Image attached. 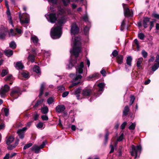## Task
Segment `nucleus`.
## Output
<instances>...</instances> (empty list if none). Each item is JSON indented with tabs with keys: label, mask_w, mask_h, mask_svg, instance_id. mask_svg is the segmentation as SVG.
<instances>
[{
	"label": "nucleus",
	"mask_w": 159,
	"mask_h": 159,
	"mask_svg": "<svg viewBox=\"0 0 159 159\" xmlns=\"http://www.w3.org/2000/svg\"><path fill=\"white\" fill-rule=\"evenodd\" d=\"M69 14V11L68 10H66L61 9L59 11L57 14V16L55 13H51L45 15V16L47 20L51 23H54L57 20V17H59L60 16L61 17L59 18L58 19V23L60 25H62L64 24L66 21V18L65 16L67 12Z\"/></svg>",
	"instance_id": "1"
},
{
	"label": "nucleus",
	"mask_w": 159,
	"mask_h": 159,
	"mask_svg": "<svg viewBox=\"0 0 159 159\" xmlns=\"http://www.w3.org/2000/svg\"><path fill=\"white\" fill-rule=\"evenodd\" d=\"M81 46L80 38L76 37L75 38L73 48L70 50V52L75 57L78 56L79 54L82 52Z\"/></svg>",
	"instance_id": "2"
},
{
	"label": "nucleus",
	"mask_w": 159,
	"mask_h": 159,
	"mask_svg": "<svg viewBox=\"0 0 159 159\" xmlns=\"http://www.w3.org/2000/svg\"><path fill=\"white\" fill-rule=\"evenodd\" d=\"M51 36L54 39L59 38L62 34V28L60 26H54L51 30Z\"/></svg>",
	"instance_id": "3"
},
{
	"label": "nucleus",
	"mask_w": 159,
	"mask_h": 159,
	"mask_svg": "<svg viewBox=\"0 0 159 159\" xmlns=\"http://www.w3.org/2000/svg\"><path fill=\"white\" fill-rule=\"evenodd\" d=\"M131 148L130 153L131 155L134 156V159L139 157L141 151V147L140 145L135 146L134 145H132L131 146Z\"/></svg>",
	"instance_id": "4"
},
{
	"label": "nucleus",
	"mask_w": 159,
	"mask_h": 159,
	"mask_svg": "<svg viewBox=\"0 0 159 159\" xmlns=\"http://www.w3.org/2000/svg\"><path fill=\"white\" fill-rule=\"evenodd\" d=\"M70 76L73 78V83L69 86V88H72L78 84L80 83V80L81 79L82 76L80 75H79L75 76V75L73 74H70Z\"/></svg>",
	"instance_id": "5"
},
{
	"label": "nucleus",
	"mask_w": 159,
	"mask_h": 159,
	"mask_svg": "<svg viewBox=\"0 0 159 159\" xmlns=\"http://www.w3.org/2000/svg\"><path fill=\"white\" fill-rule=\"evenodd\" d=\"M21 94V91L19 87H15L12 89L10 93V96L14 99L17 98Z\"/></svg>",
	"instance_id": "6"
},
{
	"label": "nucleus",
	"mask_w": 159,
	"mask_h": 159,
	"mask_svg": "<svg viewBox=\"0 0 159 159\" xmlns=\"http://www.w3.org/2000/svg\"><path fill=\"white\" fill-rule=\"evenodd\" d=\"M123 7L124 10V14L125 16H133V12L125 4H123Z\"/></svg>",
	"instance_id": "7"
},
{
	"label": "nucleus",
	"mask_w": 159,
	"mask_h": 159,
	"mask_svg": "<svg viewBox=\"0 0 159 159\" xmlns=\"http://www.w3.org/2000/svg\"><path fill=\"white\" fill-rule=\"evenodd\" d=\"M9 87L7 84H5L3 88L0 91V95L2 98H5L6 95V93L9 90Z\"/></svg>",
	"instance_id": "8"
},
{
	"label": "nucleus",
	"mask_w": 159,
	"mask_h": 159,
	"mask_svg": "<svg viewBox=\"0 0 159 159\" xmlns=\"http://www.w3.org/2000/svg\"><path fill=\"white\" fill-rule=\"evenodd\" d=\"M7 32L8 30L6 28L3 26L1 27L0 28V39H4Z\"/></svg>",
	"instance_id": "9"
},
{
	"label": "nucleus",
	"mask_w": 159,
	"mask_h": 159,
	"mask_svg": "<svg viewBox=\"0 0 159 159\" xmlns=\"http://www.w3.org/2000/svg\"><path fill=\"white\" fill-rule=\"evenodd\" d=\"M79 29L75 23H73L71 26L70 32L71 35L77 34Z\"/></svg>",
	"instance_id": "10"
},
{
	"label": "nucleus",
	"mask_w": 159,
	"mask_h": 159,
	"mask_svg": "<svg viewBox=\"0 0 159 159\" xmlns=\"http://www.w3.org/2000/svg\"><path fill=\"white\" fill-rule=\"evenodd\" d=\"M23 17L25 18V20H22L20 16H19L21 24L28 23L29 22V15L27 13H25L23 14Z\"/></svg>",
	"instance_id": "11"
},
{
	"label": "nucleus",
	"mask_w": 159,
	"mask_h": 159,
	"mask_svg": "<svg viewBox=\"0 0 159 159\" xmlns=\"http://www.w3.org/2000/svg\"><path fill=\"white\" fill-rule=\"evenodd\" d=\"M151 61L153 62V65L151 67V69L153 72H154L159 67V60H149V62Z\"/></svg>",
	"instance_id": "12"
},
{
	"label": "nucleus",
	"mask_w": 159,
	"mask_h": 159,
	"mask_svg": "<svg viewBox=\"0 0 159 159\" xmlns=\"http://www.w3.org/2000/svg\"><path fill=\"white\" fill-rule=\"evenodd\" d=\"M45 146V143L44 142L39 146L36 145H34L31 148V150L32 151H34L35 153H38L41 149L43 148Z\"/></svg>",
	"instance_id": "13"
},
{
	"label": "nucleus",
	"mask_w": 159,
	"mask_h": 159,
	"mask_svg": "<svg viewBox=\"0 0 159 159\" xmlns=\"http://www.w3.org/2000/svg\"><path fill=\"white\" fill-rule=\"evenodd\" d=\"M75 66L76 73L79 74H82L83 73V68L84 67V63L83 62H81L80 64H78L76 66L75 65Z\"/></svg>",
	"instance_id": "14"
},
{
	"label": "nucleus",
	"mask_w": 159,
	"mask_h": 159,
	"mask_svg": "<svg viewBox=\"0 0 159 159\" xmlns=\"http://www.w3.org/2000/svg\"><path fill=\"white\" fill-rule=\"evenodd\" d=\"M26 127H24L22 129H19L17 132L19 138L20 139H23L24 137V134L25 131L26 130Z\"/></svg>",
	"instance_id": "15"
},
{
	"label": "nucleus",
	"mask_w": 159,
	"mask_h": 159,
	"mask_svg": "<svg viewBox=\"0 0 159 159\" xmlns=\"http://www.w3.org/2000/svg\"><path fill=\"white\" fill-rule=\"evenodd\" d=\"M55 109L57 112L61 113L64 111L65 107L63 105H59L56 107Z\"/></svg>",
	"instance_id": "16"
},
{
	"label": "nucleus",
	"mask_w": 159,
	"mask_h": 159,
	"mask_svg": "<svg viewBox=\"0 0 159 159\" xmlns=\"http://www.w3.org/2000/svg\"><path fill=\"white\" fill-rule=\"evenodd\" d=\"M91 91L89 89H85L82 91V94L83 97L89 96L91 93Z\"/></svg>",
	"instance_id": "17"
},
{
	"label": "nucleus",
	"mask_w": 159,
	"mask_h": 159,
	"mask_svg": "<svg viewBox=\"0 0 159 159\" xmlns=\"http://www.w3.org/2000/svg\"><path fill=\"white\" fill-rule=\"evenodd\" d=\"M81 89L80 88H78L74 90V94L76 96L78 99H80V94L81 92Z\"/></svg>",
	"instance_id": "18"
},
{
	"label": "nucleus",
	"mask_w": 159,
	"mask_h": 159,
	"mask_svg": "<svg viewBox=\"0 0 159 159\" xmlns=\"http://www.w3.org/2000/svg\"><path fill=\"white\" fill-rule=\"evenodd\" d=\"M19 139L18 138L16 139L15 143L13 144L8 145L7 148L9 150H12L18 144L19 142Z\"/></svg>",
	"instance_id": "19"
},
{
	"label": "nucleus",
	"mask_w": 159,
	"mask_h": 159,
	"mask_svg": "<svg viewBox=\"0 0 159 159\" xmlns=\"http://www.w3.org/2000/svg\"><path fill=\"white\" fill-rule=\"evenodd\" d=\"M150 18L147 17H145L144 18L143 20V24L144 28H146L148 27V23L150 22Z\"/></svg>",
	"instance_id": "20"
},
{
	"label": "nucleus",
	"mask_w": 159,
	"mask_h": 159,
	"mask_svg": "<svg viewBox=\"0 0 159 159\" xmlns=\"http://www.w3.org/2000/svg\"><path fill=\"white\" fill-rule=\"evenodd\" d=\"M15 67L17 70H22L24 68V65L20 61L17 62L15 66Z\"/></svg>",
	"instance_id": "21"
},
{
	"label": "nucleus",
	"mask_w": 159,
	"mask_h": 159,
	"mask_svg": "<svg viewBox=\"0 0 159 159\" xmlns=\"http://www.w3.org/2000/svg\"><path fill=\"white\" fill-rule=\"evenodd\" d=\"M31 40L34 44H36L38 43L39 39L36 36L32 35L31 37Z\"/></svg>",
	"instance_id": "22"
},
{
	"label": "nucleus",
	"mask_w": 159,
	"mask_h": 159,
	"mask_svg": "<svg viewBox=\"0 0 159 159\" xmlns=\"http://www.w3.org/2000/svg\"><path fill=\"white\" fill-rule=\"evenodd\" d=\"M45 84V83L43 82L41 84L40 88V93L39 95V97H40L43 93Z\"/></svg>",
	"instance_id": "23"
},
{
	"label": "nucleus",
	"mask_w": 159,
	"mask_h": 159,
	"mask_svg": "<svg viewBox=\"0 0 159 159\" xmlns=\"http://www.w3.org/2000/svg\"><path fill=\"white\" fill-rule=\"evenodd\" d=\"M41 111L42 113L46 114L48 111V108L47 106L44 105L43 107L41 108Z\"/></svg>",
	"instance_id": "24"
},
{
	"label": "nucleus",
	"mask_w": 159,
	"mask_h": 159,
	"mask_svg": "<svg viewBox=\"0 0 159 159\" xmlns=\"http://www.w3.org/2000/svg\"><path fill=\"white\" fill-rule=\"evenodd\" d=\"M14 137L13 136H10L9 137L7 140L6 143L7 145H9L14 140Z\"/></svg>",
	"instance_id": "25"
},
{
	"label": "nucleus",
	"mask_w": 159,
	"mask_h": 159,
	"mask_svg": "<svg viewBox=\"0 0 159 159\" xmlns=\"http://www.w3.org/2000/svg\"><path fill=\"white\" fill-rule=\"evenodd\" d=\"M129 111V107L127 106H126L124 109L123 112V115L124 116H126L128 114Z\"/></svg>",
	"instance_id": "26"
},
{
	"label": "nucleus",
	"mask_w": 159,
	"mask_h": 159,
	"mask_svg": "<svg viewBox=\"0 0 159 159\" xmlns=\"http://www.w3.org/2000/svg\"><path fill=\"white\" fill-rule=\"evenodd\" d=\"M105 86V84L103 83H100L98 84V86L99 88V91H103Z\"/></svg>",
	"instance_id": "27"
},
{
	"label": "nucleus",
	"mask_w": 159,
	"mask_h": 159,
	"mask_svg": "<svg viewBox=\"0 0 159 159\" xmlns=\"http://www.w3.org/2000/svg\"><path fill=\"white\" fill-rule=\"evenodd\" d=\"M4 53L7 56L10 57L13 54V52L11 50H6L4 51Z\"/></svg>",
	"instance_id": "28"
},
{
	"label": "nucleus",
	"mask_w": 159,
	"mask_h": 159,
	"mask_svg": "<svg viewBox=\"0 0 159 159\" xmlns=\"http://www.w3.org/2000/svg\"><path fill=\"white\" fill-rule=\"evenodd\" d=\"M44 101V99H42L38 101L36 103L34 106V107L35 108L36 107H38L39 105H40V104H42Z\"/></svg>",
	"instance_id": "29"
},
{
	"label": "nucleus",
	"mask_w": 159,
	"mask_h": 159,
	"mask_svg": "<svg viewBox=\"0 0 159 159\" xmlns=\"http://www.w3.org/2000/svg\"><path fill=\"white\" fill-rule=\"evenodd\" d=\"M33 71L37 73H40V70L39 67L37 66H34L33 68Z\"/></svg>",
	"instance_id": "30"
},
{
	"label": "nucleus",
	"mask_w": 159,
	"mask_h": 159,
	"mask_svg": "<svg viewBox=\"0 0 159 159\" xmlns=\"http://www.w3.org/2000/svg\"><path fill=\"white\" fill-rule=\"evenodd\" d=\"M77 60H70L69 61V64L68 65V68L69 69L71 68L72 67L74 66L73 63L75 62Z\"/></svg>",
	"instance_id": "31"
},
{
	"label": "nucleus",
	"mask_w": 159,
	"mask_h": 159,
	"mask_svg": "<svg viewBox=\"0 0 159 159\" xmlns=\"http://www.w3.org/2000/svg\"><path fill=\"white\" fill-rule=\"evenodd\" d=\"M100 75V74L98 73H94L91 75L89 76V78H96L99 77Z\"/></svg>",
	"instance_id": "32"
},
{
	"label": "nucleus",
	"mask_w": 159,
	"mask_h": 159,
	"mask_svg": "<svg viewBox=\"0 0 159 159\" xmlns=\"http://www.w3.org/2000/svg\"><path fill=\"white\" fill-rule=\"evenodd\" d=\"M9 46L11 48L14 49L16 48V45L15 42L13 41L10 43Z\"/></svg>",
	"instance_id": "33"
},
{
	"label": "nucleus",
	"mask_w": 159,
	"mask_h": 159,
	"mask_svg": "<svg viewBox=\"0 0 159 159\" xmlns=\"http://www.w3.org/2000/svg\"><path fill=\"white\" fill-rule=\"evenodd\" d=\"M8 73V70H7L4 69L2 70L1 75L2 77H4L7 75Z\"/></svg>",
	"instance_id": "34"
},
{
	"label": "nucleus",
	"mask_w": 159,
	"mask_h": 159,
	"mask_svg": "<svg viewBox=\"0 0 159 159\" xmlns=\"http://www.w3.org/2000/svg\"><path fill=\"white\" fill-rule=\"evenodd\" d=\"M54 101V99L52 97L49 98L47 100V102L49 105L52 104Z\"/></svg>",
	"instance_id": "35"
},
{
	"label": "nucleus",
	"mask_w": 159,
	"mask_h": 159,
	"mask_svg": "<svg viewBox=\"0 0 159 159\" xmlns=\"http://www.w3.org/2000/svg\"><path fill=\"white\" fill-rule=\"evenodd\" d=\"M138 36L140 39L143 40L144 39L145 37V35L143 33H139L138 34Z\"/></svg>",
	"instance_id": "36"
},
{
	"label": "nucleus",
	"mask_w": 159,
	"mask_h": 159,
	"mask_svg": "<svg viewBox=\"0 0 159 159\" xmlns=\"http://www.w3.org/2000/svg\"><path fill=\"white\" fill-rule=\"evenodd\" d=\"M142 63V60H138L137 62V66L139 69L142 68V66L141 64Z\"/></svg>",
	"instance_id": "37"
},
{
	"label": "nucleus",
	"mask_w": 159,
	"mask_h": 159,
	"mask_svg": "<svg viewBox=\"0 0 159 159\" xmlns=\"http://www.w3.org/2000/svg\"><path fill=\"white\" fill-rule=\"evenodd\" d=\"M135 126L136 124L135 123H132L129 127V128L130 130H134L135 129Z\"/></svg>",
	"instance_id": "38"
},
{
	"label": "nucleus",
	"mask_w": 159,
	"mask_h": 159,
	"mask_svg": "<svg viewBox=\"0 0 159 159\" xmlns=\"http://www.w3.org/2000/svg\"><path fill=\"white\" fill-rule=\"evenodd\" d=\"M33 144L32 143H29L26 144L23 148V149L25 150L27 149L32 145Z\"/></svg>",
	"instance_id": "39"
},
{
	"label": "nucleus",
	"mask_w": 159,
	"mask_h": 159,
	"mask_svg": "<svg viewBox=\"0 0 159 159\" xmlns=\"http://www.w3.org/2000/svg\"><path fill=\"white\" fill-rule=\"evenodd\" d=\"M130 98H131V99L130 100V103H129L130 105H132V104L133 103V102H134V101L135 98L134 96L131 95L130 96Z\"/></svg>",
	"instance_id": "40"
},
{
	"label": "nucleus",
	"mask_w": 159,
	"mask_h": 159,
	"mask_svg": "<svg viewBox=\"0 0 159 159\" xmlns=\"http://www.w3.org/2000/svg\"><path fill=\"white\" fill-rule=\"evenodd\" d=\"M13 79V77L11 75H9L5 78V80H9Z\"/></svg>",
	"instance_id": "41"
},
{
	"label": "nucleus",
	"mask_w": 159,
	"mask_h": 159,
	"mask_svg": "<svg viewBox=\"0 0 159 159\" xmlns=\"http://www.w3.org/2000/svg\"><path fill=\"white\" fill-rule=\"evenodd\" d=\"M124 138V134L122 133L120 135L117 139V141L120 142Z\"/></svg>",
	"instance_id": "42"
},
{
	"label": "nucleus",
	"mask_w": 159,
	"mask_h": 159,
	"mask_svg": "<svg viewBox=\"0 0 159 159\" xmlns=\"http://www.w3.org/2000/svg\"><path fill=\"white\" fill-rule=\"evenodd\" d=\"M57 89L58 90L61 92L65 90V88L63 85H61L57 87Z\"/></svg>",
	"instance_id": "43"
},
{
	"label": "nucleus",
	"mask_w": 159,
	"mask_h": 159,
	"mask_svg": "<svg viewBox=\"0 0 159 159\" xmlns=\"http://www.w3.org/2000/svg\"><path fill=\"white\" fill-rule=\"evenodd\" d=\"M16 34V33L13 32V30L12 29L10 30V32L9 33V36H15Z\"/></svg>",
	"instance_id": "44"
},
{
	"label": "nucleus",
	"mask_w": 159,
	"mask_h": 159,
	"mask_svg": "<svg viewBox=\"0 0 159 159\" xmlns=\"http://www.w3.org/2000/svg\"><path fill=\"white\" fill-rule=\"evenodd\" d=\"M7 18L9 23L11 24L13 26V25L12 23V18L11 16L9 15L7 16Z\"/></svg>",
	"instance_id": "45"
},
{
	"label": "nucleus",
	"mask_w": 159,
	"mask_h": 159,
	"mask_svg": "<svg viewBox=\"0 0 159 159\" xmlns=\"http://www.w3.org/2000/svg\"><path fill=\"white\" fill-rule=\"evenodd\" d=\"M64 5L65 6L67 5L70 3V0H62Z\"/></svg>",
	"instance_id": "46"
},
{
	"label": "nucleus",
	"mask_w": 159,
	"mask_h": 159,
	"mask_svg": "<svg viewBox=\"0 0 159 159\" xmlns=\"http://www.w3.org/2000/svg\"><path fill=\"white\" fill-rule=\"evenodd\" d=\"M43 126V123L42 122H39L36 125V127L39 129L42 128Z\"/></svg>",
	"instance_id": "47"
},
{
	"label": "nucleus",
	"mask_w": 159,
	"mask_h": 159,
	"mask_svg": "<svg viewBox=\"0 0 159 159\" xmlns=\"http://www.w3.org/2000/svg\"><path fill=\"white\" fill-rule=\"evenodd\" d=\"M109 134V133L108 132V131H107L105 135V142L106 143H107V141L108 139V136Z\"/></svg>",
	"instance_id": "48"
},
{
	"label": "nucleus",
	"mask_w": 159,
	"mask_h": 159,
	"mask_svg": "<svg viewBox=\"0 0 159 159\" xmlns=\"http://www.w3.org/2000/svg\"><path fill=\"white\" fill-rule=\"evenodd\" d=\"M142 54L144 58L148 56L147 52L144 50H143L142 51Z\"/></svg>",
	"instance_id": "49"
},
{
	"label": "nucleus",
	"mask_w": 159,
	"mask_h": 159,
	"mask_svg": "<svg viewBox=\"0 0 159 159\" xmlns=\"http://www.w3.org/2000/svg\"><path fill=\"white\" fill-rule=\"evenodd\" d=\"M134 42L136 44L138 49L139 50V46L138 40L137 39H135L134 41Z\"/></svg>",
	"instance_id": "50"
},
{
	"label": "nucleus",
	"mask_w": 159,
	"mask_h": 159,
	"mask_svg": "<svg viewBox=\"0 0 159 159\" xmlns=\"http://www.w3.org/2000/svg\"><path fill=\"white\" fill-rule=\"evenodd\" d=\"M4 111L5 113V115L6 116H7L9 115V110L7 108H4Z\"/></svg>",
	"instance_id": "51"
},
{
	"label": "nucleus",
	"mask_w": 159,
	"mask_h": 159,
	"mask_svg": "<svg viewBox=\"0 0 159 159\" xmlns=\"http://www.w3.org/2000/svg\"><path fill=\"white\" fill-rule=\"evenodd\" d=\"M29 60H34L35 58V55H30L28 57Z\"/></svg>",
	"instance_id": "52"
},
{
	"label": "nucleus",
	"mask_w": 159,
	"mask_h": 159,
	"mask_svg": "<svg viewBox=\"0 0 159 159\" xmlns=\"http://www.w3.org/2000/svg\"><path fill=\"white\" fill-rule=\"evenodd\" d=\"M41 118L44 120H47L48 119V116L46 115H42L41 116Z\"/></svg>",
	"instance_id": "53"
},
{
	"label": "nucleus",
	"mask_w": 159,
	"mask_h": 159,
	"mask_svg": "<svg viewBox=\"0 0 159 159\" xmlns=\"http://www.w3.org/2000/svg\"><path fill=\"white\" fill-rule=\"evenodd\" d=\"M89 28L87 27H86L84 29V31L85 34L87 35L89 31Z\"/></svg>",
	"instance_id": "54"
},
{
	"label": "nucleus",
	"mask_w": 159,
	"mask_h": 159,
	"mask_svg": "<svg viewBox=\"0 0 159 159\" xmlns=\"http://www.w3.org/2000/svg\"><path fill=\"white\" fill-rule=\"evenodd\" d=\"M152 16L154 18L159 19V14L156 13H153L152 14Z\"/></svg>",
	"instance_id": "55"
},
{
	"label": "nucleus",
	"mask_w": 159,
	"mask_h": 159,
	"mask_svg": "<svg viewBox=\"0 0 159 159\" xmlns=\"http://www.w3.org/2000/svg\"><path fill=\"white\" fill-rule=\"evenodd\" d=\"M22 75L25 78H28L29 76V74L28 73L23 72L22 73Z\"/></svg>",
	"instance_id": "56"
},
{
	"label": "nucleus",
	"mask_w": 159,
	"mask_h": 159,
	"mask_svg": "<svg viewBox=\"0 0 159 159\" xmlns=\"http://www.w3.org/2000/svg\"><path fill=\"white\" fill-rule=\"evenodd\" d=\"M69 93V92L66 91L64 92L62 94V97L63 98L66 97L68 95Z\"/></svg>",
	"instance_id": "57"
},
{
	"label": "nucleus",
	"mask_w": 159,
	"mask_h": 159,
	"mask_svg": "<svg viewBox=\"0 0 159 159\" xmlns=\"http://www.w3.org/2000/svg\"><path fill=\"white\" fill-rule=\"evenodd\" d=\"M118 52L116 50H114L112 52V54L114 57H116L118 55Z\"/></svg>",
	"instance_id": "58"
},
{
	"label": "nucleus",
	"mask_w": 159,
	"mask_h": 159,
	"mask_svg": "<svg viewBox=\"0 0 159 159\" xmlns=\"http://www.w3.org/2000/svg\"><path fill=\"white\" fill-rule=\"evenodd\" d=\"M126 124H127V123L126 122H124L123 123H122L121 125V128L122 129H124L125 128Z\"/></svg>",
	"instance_id": "59"
},
{
	"label": "nucleus",
	"mask_w": 159,
	"mask_h": 159,
	"mask_svg": "<svg viewBox=\"0 0 159 159\" xmlns=\"http://www.w3.org/2000/svg\"><path fill=\"white\" fill-rule=\"evenodd\" d=\"M125 20H124L123 21L120 26V30H123V29H124V26L125 25Z\"/></svg>",
	"instance_id": "60"
},
{
	"label": "nucleus",
	"mask_w": 159,
	"mask_h": 159,
	"mask_svg": "<svg viewBox=\"0 0 159 159\" xmlns=\"http://www.w3.org/2000/svg\"><path fill=\"white\" fill-rule=\"evenodd\" d=\"M83 20L85 21H88V16L87 15H84L83 17Z\"/></svg>",
	"instance_id": "61"
},
{
	"label": "nucleus",
	"mask_w": 159,
	"mask_h": 159,
	"mask_svg": "<svg viewBox=\"0 0 159 159\" xmlns=\"http://www.w3.org/2000/svg\"><path fill=\"white\" fill-rule=\"evenodd\" d=\"M16 31L17 33L19 34H21L23 32L22 30L18 28L16 29Z\"/></svg>",
	"instance_id": "62"
},
{
	"label": "nucleus",
	"mask_w": 159,
	"mask_h": 159,
	"mask_svg": "<svg viewBox=\"0 0 159 159\" xmlns=\"http://www.w3.org/2000/svg\"><path fill=\"white\" fill-rule=\"evenodd\" d=\"M100 73L103 76H104L106 75V72L104 70L102 69V70L100 72Z\"/></svg>",
	"instance_id": "63"
},
{
	"label": "nucleus",
	"mask_w": 159,
	"mask_h": 159,
	"mask_svg": "<svg viewBox=\"0 0 159 159\" xmlns=\"http://www.w3.org/2000/svg\"><path fill=\"white\" fill-rule=\"evenodd\" d=\"M110 148H111V150L109 152L110 153H111L113 152L114 151V148L113 145H110Z\"/></svg>",
	"instance_id": "64"
}]
</instances>
